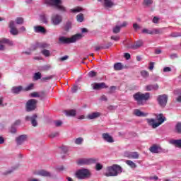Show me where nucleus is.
Here are the masks:
<instances>
[{"label":"nucleus","mask_w":181,"mask_h":181,"mask_svg":"<svg viewBox=\"0 0 181 181\" xmlns=\"http://www.w3.org/2000/svg\"><path fill=\"white\" fill-rule=\"evenodd\" d=\"M31 97H33L34 98L40 97V95H39V93L37 92H33L30 94Z\"/></svg>","instance_id":"nucleus-55"},{"label":"nucleus","mask_w":181,"mask_h":181,"mask_svg":"<svg viewBox=\"0 0 181 181\" xmlns=\"http://www.w3.org/2000/svg\"><path fill=\"white\" fill-rule=\"evenodd\" d=\"M133 29L135 32H138L139 29H141V25H139L137 23H133Z\"/></svg>","instance_id":"nucleus-44"},{"label":"nucleus","mask_w":181,"mask_h":181,"mask_svg":"<svg viewBox=\"0 0 181 181\" xmlns=\"http://www.w3.org/2000/svg\"><path fill=\"white\" fill-rule=\"evenodd\" d=\"M83 142H84V139H83V137H78L74 141V144H76V145H81Z\"/></svg>","instance_id":"nucleus-37"},{"label":"nucleus","mask_w":181,"mask_h":181,"mask_svg":"<svg viewBox=\"0 0 181 181\" xmlns=\"http://www.w3.org/2000/svg\"><path fill=\"white\" fill-rule=\"evenodd\" d=\"M50 69H52V66H50V65H49V64L42 66V70H43L44 71H47L50 70Z\"/></svg>","instance_id":"nucleus-54"},{"label":"nucleus","mask_w":181,"mask_h":181,"mask_svg":"<svg viewBox=\"0 0 181 181\" xmlns=\"http://www.w3.org/2000/svg\"><path fill=\"white\" fill-rule=\"evenodd\" d=\"M100 101H108V99L107 98V96H105V95H103L100 98Z\"/></svg>","instance_id":"nucleus-63"},{"label":"nucleus","mask_w":181,"mask_h":181,"mask_svg":"<svg viewBox=\"0 0 181 181\" xmlns=\"http://www.w3.org/2000/svg\"><path fill=\"white\" fill-rule=\"evenodd\" d=\"M134 114L136 115V117H146V115H148V113L141 112V110L138 109L134 110Z\"/></svg>","instance_id":"nucleus-25"},{"label":"nucleus","mask_w":181,"mask_h":181,"mask_svg":"<svg viewBox=\"0 0 181 181\" xmlns=\"http://www.w3.org/2000/svg\"><path fill=\"white\" fill-rule=\"evenodd\" d=\"M180 33H172L171 34H170V37H180Z\"/></svg>","instance_id":"nucleus-50"},{"label":"nucleus","mask_w":181,"mask_h":181,"mask_svg":"<svg viewBox=\"0 0 181 181\" xmlns=\"http://www.w3.org/2000/svg\"><path fill=\"white\" fill-rule=\"evenodd\" d=\"M112 32L115 34L119 33L121 32V27L119 25H116L113 28Z\"/></svg>","instance_id":"nucleus-40"},{"label":"nucleus","mask_w":181,"mask_h":181,"mask_svg":"<svg viewBox=\"0 0 181 181\" xmlns=\"http://www.w3.org/2000/svg\"><path fill=\"white\" fill-rule=\"evenodd\" d=\"M141 33H144L145 35H153V33L152 30H149L146 28H144L141 30Z\"/></svg>","instance_id":"nucleus-43"},{"label":"nucleus","mask_w":181,"mask_h":181,"mask_svg":"<svg viewBox=\"0 0 181 181\" xmlns=\"http://www.w3.org/2000/svg\"><path fill=\"white\" fill-rule=\"evenodd\" d=\"M25 108L28 112H30V111H35V110L37 108V100H28L25 104Z\"/></svg>","instance_id":"nucleus-6"},{"label":"nucleus","mask_w":181,"mask_h":181,"mask_svg":"<svg viewBox=\"0 0 181 181\" xmlns=\"http://www.w3.org/2000/svg\"><path fill=\"white\" fill-rule=\"evenodd\" d=\"M52 78H54V75L42 77L41 81H44L45 83H47V81H50V80H52Z\"/></svg>","instance_id":"nucleus-33"},{"label":"nucleus","mask_w":181,"mask_h":181,"mask_svg":"<svg viewBox=\"0 0 181 181\" xmlns=\"http://www.w3.org/2000/svg\"><path fill=\"white\" fill-rule=\"evenodd\" d=\"M40 176H44L45 177H53V175L49 172L42 170L38 172Z\"/></svg>","instance_id":"nucleus-23"},{"label":"nucleus","mask_w":181,"mask_h":181,"mask_svg":"<svg viewBox=\"0 0 181 181\" xmlns=\"http://www.w3.org/2000/svg\"><path fill=\"white\" fill-rule=\"evenodd\" d=\"M102 138L103 140H105V142H107L108 144L114 143V138H112L108 133H103L102 134Z\"/></svg>","instance_id":"nucleus-16"},{"label":"nucleus","mask_w":181,"mask_h":181,"mask_svg":"<svg viewBox=\"0 0 181 181\" xmlns=\"http://www.w3.org/2000/svg\"><path fill=\"white\" fill-rule=\"evenodd\" d=\"M146 91H156L159 90V85H158V83L147 85L146 86Z\"/></svg>","instance_id":"nucleus-19"},{"label":"nucleus","mask_w":181,"mask_h":181,"mask_svg":"<svg viewBox=\"0 0 181 181\" xmlns=\"http://www.w3.org/2000/svg\"><path fill=\"white\" fill-rule=\"evenodd\" d=\"M93 90H102V88H108V86L105 85V83H94L92 84Z\"/></svg>","instance_id":"nucleus-15"},{"label":"nucleus","mask_w":181,"mask_h":181,"mask_svg":"<svg viewBox=\"0 0 181 181\" xmlns=\"http://www.w3.org/2000/svg\"><path fill=\"white\" fill-rule=\"evenodd\" d=\"M99 117H101V113L98 112H92L87 115L88 119H97Z\"/></svg>","instance_id":"nucleus-21"},{"label":"nucleus","mask_w":181,"mask_h":181,"mask_svg":"<svg viewBox=\"0 0 181 181\" xmlns=\"http://www.w3.org/2000/svg\"><path fill=\"white\" fill-rule=\"evenodd\" d=\"M115 5L112 0H104V6L105 8H112Z\"/></svg>","instance_id":"nucleus-27"},{"label":"nucleus","mask_w":181,"mask_h":181,"mask_svg":"<svg viewBox=\"0 0 181 181\" xmlns=\"http://www.w3.org/2000/svg\"><path fill=\"white\" fill-rule=\"evenodd\" d=\"M165 28H156L152 30L153 35H162Z\"/></svg>","instance_id":"nucleus-31"},{"label":"nucleus","mask_w":181,"mask_h":181,"mask_svg":"<svg viewBox=\"0 0 181 181\" xmlns=\"http://www.w3.org/2000/svg\"><path fill=\"white\" fill-rule=\"evenodd\" d=\"M124 156L126 158H129V159H138L139 158V154H138V152H129L126 151L124 152Z\"/></svg>","instance_id":"nucleus-14"},{"label":"nucleus","mask_w":181,"mask_h":181,"mask_svg":"<svg viewBox=\"0 0 181 181\" xmlns=\"http://www.w3.org/2000/svg\"><path fill=\"white\" fill-rule=\"evenodd\" d=\"M144 45V42L142 40H138L134 42V44L130 46L131 49H134V50H136V49H139V47H142Z\"/></svg>","instance_id":"nucleus-20"},{"label":"nucleus","mask_w":181,"mask_h":181,"mask_svg":"<svg viewBox=\"0 0 181 181\" xmlns=\"http://www.w3.org/2000/svg\"><path fill=\"white\" fill-rule=\"evenodd\" d=\"M48 18H49V16L43 13V14H41L40 16V21L42 23L47 24V23H48V21H47Z\"/></svg>","instance_id":"nucleus-28"},{"label":"nucleus","mask_w":181,"mask_h":181,"mask_svg":"<svg viewBox=\"0 0 181 181\" xmlns=\"http://www.w3.org/2000/svg\"><path fill=\"white\" fill-rule=\"evenodd\" d=\"M95 169L96 170H101V169H103V165L98 163L95 165Z\"/></svg>","instance_id":"nucleus-56"},{"label":"nucleus","mask_w":181,"mask_h":181,"mask_svg":"<svg viewBox=\"0 0 181 181\" xmlns=\"http://www.w3.org/2000/svg\"><path fill=\"white\" fill-rule=\"evenodd\" d=\"M168 95L166 94L159 95L157 97L158 103L161 108H165L166 107V104H168Z\"/></svg>","instance_id":"nucleus-7"},{"label":"nucleus","mask_w":181,"mask_h":181,"mask_svg":"<svg viewBox=\"0 0 181 181\" xmlns=\"http://www.w3.org/2000/svg\"><path fill=\"white\" fill-rule=\"evenodd\" d=\"M76 177L80 180L90 179L91 177V172L87 168H82L76 171Z\"/></svg>","instance_id":"nucleus-4"},{"label":"nucleus","mask_w":181,"mask_h":181,"mask_svg":"<svg viewBox=\"0 0 181 181\" xmlns=\"http://www.w3.org/2000/svg\"><path fill=\"white\" fill-rule=\"evenodd\" d=\"M83 37V34H76L73 35L71 37H66L64 36H62L59 38V42L63 45H69L70 43H76L77 40H80Z\"/></svg>","instance_id":"nucleus-3"},{"label":"nucleus","mask_w":181,"mask_h":181,"mask_svg":"<svg viewBox=\"0 0 181 181\" xmlns=\"http://www.w3.org/2000/svg\"><path fill=\"white\" fill-rule=\"evenodd\" d=\"M170 59H177V54H171L170 55Z\"/></svg>","instance_id":"nucleus-64"},{"label":"nucleus","mask_w":181,"mask_h":181,"mask_svg":"<svg viewBox=\"0 0 181 181\" xmlns=\"http://www.w3.org/2000/svg\"><path fill=\"white\" fill-rule=\"evenodd\" d=\"M8 28H10V33L11 35L13 36L19 35V30H18V28H16V26H15V21H11L8 25Z\"/></svg>","instance_id":"nucleus-11"},{"label":"nucleus","mask_w":181,"mask_h":181,"mask_svg":"<svg viewBox=\"0 0 181 181\" xmlns=\"http://www.w3.org/2000/svg\"><path fill=\"white\" fill-rule=\"evenodd\" d=\"M97 159L95 158H81L77 160V165H91L93 163H95L97 162Z\"/></svg>","instance_id":"nucleus-9"},{"label":"nucleus","mask_w":181,"mask_h":181,"mask_svg":"<svg viewBox=\"0 0 181 181\" xmlns=\"http://www.w3.org/2000/svg\"><path fill=\"white\" fill-rule=\"evenodd\" d=\"M4 44L8 45V46H13V41L8 39V38H1L0 39V50H5L6 47Z\"/></svg>","instance_id":"nucleus-10"},{"label":"nucleus","mask_w":181,"mask_h":181,"mask_svg":"<svg viewBox=\"0 0 181 181\" xmlns=\"http://www.w3.org/2000/svg\"><path fill=\"white\" fill-rule=\"evenodd\" d=\"M41 53L45 56V57H49V56H50V51L47 50V49H42L41 51Z\"/></svg>","instance_id":"nucleus-45"},{"label":"nucleus","mask_w":181,"mask_h":181,"mask_svg":"<svg viewBox=\"0 0 181 181\" xmlns=\"http://www.w3.org/2000/svg\"><path fill=\"white\" fill-rule=\"evenodd\" d=\"M122 173V168L121 166L115 164L112 166H109L106 168L105 172L104 173L105 176L107 177L118 176L119 173Z\"/></svg>","instance_id":"nucleus-1"},{"label":"nucleus","mask_w":181,"mask_h":181,"mask_svg":"<svg viewBox=\"0 0 181 181\" xmlns=\"http://www.w3.org/2000/svg\"><path fill=\"white\" fill-rule=\"evenodd\" d=\"M26 139H28V135L22 134V135L19 136L18 137H17L16 139L17 145H22V144H23V142H25V141H26Z\"/></svg>","instance_id":"nucleus-17"},{"label":"nucleus","mask_w":181,"mask_h":181,"mask_svg":"<svg viewBox=\"0 0 181 181\" xmlns=\"http://www.w3.org/2000/svg\"><path fill=\"white\" fill-rule=\"evenodd\" d=\"M76 114H77V112H76L75 110L65 111V115L66 117H76Z\"/></svg>","instance_id":"nucleus-29"},{"label":"nucleus","mask_w":181,"mask_h":181,"mask_svg":"<svg viewBox=\"0 0 181 181\" xmlns=\"http://www.w3.org/2000/svg\"><path fill=\"white\" fill-rule=\"evenodd\" d=\"M33 87H34V85L33 83H30V85H28V86H26L23 90L24 91H30V90H33Z\"/></svg>","instance_id":"nucleus-46"},{"label":"nucleus","mask_w":181,"mask_h":181,"mask_svg":"<svg viewBox=\"0 0 181 181\" xmlns=\"http://www.w3.org/2000/svg\"><path fill=\"white\" fill-rule=\"evenodd\" d=\"M68 59H69V55H65L59 58V62H65V60H67Z\"/></svg>","instance_id":"nucleus-59"},{"label":"nucleus","mask_w":181,"mask_h":181,"mask_svg":"<svg viewBox=\"0 0 181 181\" xmlns=\"http://www.w3.org/2000/svg\"><path fill=\"white\" fill-rule=\"evenodd\" d=\"M126 163H127V165L130 166V168H136V164H135V163H134V161H132L131 160H126Z\"/></svg>","instance_id":"nucleus-38"},{"label":"nucleus","mask_w":181,"mask_h":181,"mask_svg":"<svg viewBox=\"0 0 181 181\" xmlns=\"http://www.w3.org/2000/svg\"><path fill=\"white\" fill-rule=\"evenodd\" d=\"M141 74L142 77H144V78L149 77V72H148L147 71H141Z\"/></svg>","instance_id":"nucleus-52"},{"label":"nucleus","mask_w":181,"mask_h":181,"mask_svg":"<svg viewBox=\"0 0 181 181\" xmlns=\"http://www.w3.org/2000/svg\"><path fill=\"white\" fill-rule=\"evenodd\" d=\"M116 90H117V86H111L110 88V90L107 93L108 94H114Z\"/></svg>","instance_id":"nucleus-51"},{"label":"nucleus","mask_w":181,"mask_h":181,"mask_svg":"<svg viewBox=\"0 0 181 181\" xmlns=\"http://www.w3.org/2000/svg\"><path fill=\"white\" fill-rule=\"evenodd\" d=\"M49 46V45L47 43H41L38 45V47H40V49H47Z\"/></svg>","instance_id":"nucleus-47"},{"label":"nucleus","mask_w":181,"mask_h":181,"mask_svg":"<svg viewBox=\"0 0 181 181\" xmlns=\"http://www.w3.org/2000/svg\"><path fill=\"white\" fill-rule=\"evenodd\" d=\"M175 132L177 134H181V122H178L175 127Z\"/></svg>","instance_id":"nucleus-32"},{"label":"nucleus","mask_w":181,"mask_h":181,"mask_svg":"<svg viewBox=\"0 0 181 181\" xmlns=\"http://www.w3.org/2000/svg\"><path fill=\"white\" fill-rule=\"evenodd\" d=\"M55 127H60L63 125V122L62 120H56L54 122Z\"/></svg>","instance_id":"nucleus-49"},{"label":"nucleus","mask_w":181,"mask_h":181,"mask_svg":"<svg viewBox=\"0 0 181 181\" xmlns=\"http://www.w3.org/2000/svg\"><path fill=\"white\" fill-rule=\"evenodd\" d=\"M22 90H23L22 86H13L11 88V93H13V94H19Z\"/></svg>","instance_id":"nucleus-24"},{"label":"nucleus","mask_w":181,"mask_h":181,"mask_svg":"<svg viewBox=\"0 0 181 181\" xmlns=\"http://www.w3.org/2000/svg\"><path fill=\"white\" fill-rule=\"evenodd\" d=\"M71 28V21H67L65 24V26L64 27V29L66 32H69L70 29Z\"/></svg>","instance_id":"nucleus-35"},{"label":"nucleus","mask_w":181,"mask_h":181,"mask_svg":"<svg viewBox=\"0 0 181 181\" xmlns=\"http://www.w3.org/2000/svg\"><path fill=\"white\" fill-rule=\"evenodd\" d=\"M45 4L49 6H54L59 11L66 12V7L62 6V0H45Z\"/></svg>","instance_id":"nucleus-5"},{"label":"nucleus","mask_w":181,"mask_h":181,"mask_svg":"<svg viewBox=\"0 0 181 181\" xmlns=\"http://www.w3.org/2000/svg\"><path fill=\"white\" fill-rule=\"evenodd\" d=\"M133 98L136 101L138 105H144L151 98V93L139 92L135 93Z\"/></svg>","instance_id":"nucleus-2"},{"label":"nucleus","mask_w":181,"mask_h":181,"mask_svg":"<svg viewBox=\"0 0 181 181\" xmlns=\"http://www.w3.org/2000/svg\"><path fill=\"white\" fill-rule=\"evenodd\" d=\"M153 4V0H144L143 5L145 6H150V5H152Z\"/></svg>","instance_id":"nucleus-41"},{"label":"nucleus","mask_w":181,"mask_h":181,"mask_svg":"<svg viewBox=\"0 0 181 181\" xmlns=\"http://www.w3.org/2000/svg\"><path fill=\"white\" fill-rule=\"evenodd\" d=\"M35 33H46V28L41 25L34 26Z\"/></svg>","instance_id":"nucleus-22"},{"label":"nucleus","mask_w":181,"mask_h":181,"mask_svg":"<svg viewBox=\"0 0 181 181\" xmlns=\"http://www.w3.org/2000/svg\"><path fill=\"white\" fill-rule=\"evenodd\" d=\"M146 121L147 124L150 126L152 127V128H158L159 127V123L155 122V119H146Z\"/></svg>","instance_id":"nucleus-18"},{"label":"nucleus","mask_w":181,"mask_h":181,"mask_svg":"<svg viewBox=\"0 0 181 181\" xmlns=\"http://www.w3.org/2000/svg\"><path fill=\"white\" fill-rule=\"evenodd\" d=\"M8 131L11 134H16V127L12 124Z\"/></svg>","instance_id":"nucleus-48"},{"label":"nucleus","mask_w":181,"mask_h":181,"mask_svg":"<svg viewBox=\"0 0 181 181\" xmlns=\"http://www.w3.org/2000/svg\"><path fill=\"white\" fill-rule=\"evenodd\" d=\"M37 115L35 114L33 116H26L25 119V121H30L33 127H36L37 125Z\"/></svg>","instance_id":"nucleus-13"},{"label":"nucleus","mask_w":181,"mask_h":181,"mask_svg":"<svg viewBox=\"0 0 181 181\" xmlns=\"http://www.w3.org/2000/svg\"><path fill=\"white\" fill-rule=\"evenodd\" d=\"M88 77H95V76H97V72L94 71H90L88 74Z\"/></svg>","instance_id":"nucleus-53"},{"label":"nucleus","mask_w":181,"mask_h":181,"mask_svg":"<svg viewBox=\"0 0 181 181\" xmlns=\"http://www.w3.org/2000/svg\"><path fill=\"white\" fill-rule=\"evenodd\" d=\"M83 11V8L81 7H76L75 8H71L70 12L72 13H78V12H81Z\"/></svg>","instance_id":"nucleus-34"},{"label":"nucleus","mask_w":181,"mask_h":181,"mask_svg":"<svg viewBox=\"0 0 181 181\" xmlns=\"http://www.w3.org/2000/svg\"><path fill=\"white\" fill-rule=\"evenodd\" d=\"M110 39L115 40V42H118L119 40V36H111Z\"/></svg>","instance_id":"nucleus-60"},{"label":"nucleus","mask_w":181,"mask_h":181,"mask_svg":"<svg viewBox=\"0 0 181 181\" xmlns=\"http://www.w3.org/2000/svg\"><path fill=\"white\" fill-rule=\"evenodd\" d=\"M158 121L157 124H159V125H161V124H163L165 121H166V117H163V114L160 113L157 116Z\"/></svg>","instance_id":"nucleus-26"},{"label":"nucleus","mask_w":181,"mask_h":181,"mask_svg":"<svg viewBox=\"0 0 181 181\" xmlns=\"http://www.w3.org/2000/svg\"><path fill=\"white\" fill-rule=\"evenodd\" d=\"M77 22L81 23L84 21V15L83 13H79L76 16Z\"/></svg>","instance_id":"nucleus-36"},{"label":"nucleus","mask_w":181,"mask_h":181,"mask_svg":"<svg viewBox=\"0 0 181 181\" xmlns=\"http://www.w3.org/2000/svg\"><path fill=\"white\" fill-rule=\"evenodd\" d=\"M114 70H116L117 71H119V70H122L124 69V66L121 62H117L114 64Z\"/></svg>","instance_id":"nucleus-30"},{"label":"nucleus","mask_w":181,"mask_h":181,"mask_svg":"<svg viewBox=\"0 0 181 181\" xmlns=\"http://www.w3.org/2000/svg\"><path fill=\"white\" fill-rule=\"evenodd\" d=\"M121 28H127L128 26V22L124 21L120 25H119Z\"/></svg>","instance_id":"nucleus-61"},{"label":"nucleus","mask_w":181,"mask_h":181,"mask_svg":"<svg viewBox=\"0 0 181 181\" xmlns=\"http://www.w3.org/2000/svg\"><path fill=\"white\" fill-rule=\"evenodd\" d=\"M78 90V86H74L71 88V93H77Z\"/></svg>","instance_id":"nucleus-58"},{"label":"nucleus","mask_w":181,"mask_h":181,"mask_svg":"<svg viewBox=\"0 0 181 181\" xmlns=\"http://www.w3.org/2000/svg\"><path fill=\"white\" fill-rule=\"evenodd\" d=\"M150 152L151 153H160L163 152V149H162V147L158 144H153L149 148Z\"/></svg>","instance_id":"nucleus-12"},{"label":"nucleus","mask_w":181,"mask_h":181,"mask_svg":"<svg viewBox=\"0 0 181 181\" xmlns=\"http://www.w3.org/2000/svg\"><path fill=\"white\" fill-rule=\"evenodd\" d=\"M50 138H56V136H59V132H54L49 135Z\"/></svg>","instance_id":"nucleus-62"},{"label":"nucleus","mask_w":181,"mask_h":181,"mask_svg":"<svg viewBox=\"0 0 181 181\" xmlns=\"http://www.w3.org/2000/svg\"><path fill=\"white\" fill-rule=\"evenodd\" d=\"M23 22H24V20H23V18H22V17H18L16 19V23L17 25H23Z\"/></svg>","instance_id":"nucleus-42"},{"label":"nucleus","mask_w":181,"mask_h":181,"mask_svg":"<svg viewBox=\"0 0 181 181\" xmlns=\"http://www.w3.org/2000/svg\"><path fill=\"white\" fill-rule=\"evenodd\" d=\"M21 124H22V121L21 119H18L13 123V125H14V127H18L21 125Z\"/></svg>","instance_id":"nucleus-57"},{"label":"nucleus","mask_w":181,"mask_h":181,"mask_svg":"<svg viewBox=\"0 0 181 181\" xmlns=\"http://www.w3.org/2000/svg\"><path fill=\"white\" fill-rule=\"evenodd\" d=\"M63 22V17L59 14H54L51 17V23L54 25V26H59L60 23Z\"/></svg>","instance_id":"nucleus-8"},{"label":"nucleus","mask_w":181,"mask_h":181,"mask_svg":"<svg viewBox=\"0 0 181 181\" xmlns=\"http://www.w3.org/2000/svg\"><path fill=\"white\" fill-rule=\"evenodd\" d=\"M34 80H35L36 81L37 80H40V78H42V74L40 72H36L34 74V76H33Z\"/></svg>","instance_id":"nucleus-39"}]
</instances>
